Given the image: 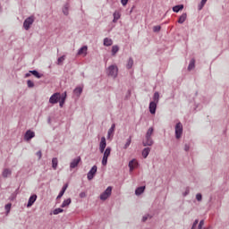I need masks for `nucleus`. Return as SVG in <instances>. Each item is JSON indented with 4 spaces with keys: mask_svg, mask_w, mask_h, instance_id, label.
<instances>
[{
    "mask_svg": "<svg viewBox=\"0 0 229 229\" xmlns=\"http://www.w3.org/2000/svg\"><path fill=\"white\" fill-rule=\"evenodd\" d=\"M154 129L153 127H150L146 133L145 140L142 141L143 146H152L155 142L153 141V138H151V135H153Z\"/></svg>",
    "mask_w": 229,
    "mask_h": 229,
    "instance_id": "f257e3e1",
    "label": "nucleus"
},
{
    "mask_svg": "<svg viewBox=\"0 0 229 229\" xmlns=\"http://www.w3.org/2000/svg\"><path fill=\"white\" fill-rule=\"evenodd\" d=\"M107 75L111 76V78H117V73L119 72V69L117 65L112 64L107 68Z\"/></svg>",
    "mask_w": 229,
    "mask_h": 229,
    "instance_id": "f03ea898",
    "label": "nucleus"
},
{
    "mask_svg": "<svg viewBox=\"0 0 229 229\" xmlns=\"http://www.w3.org/2000/svg\"><path fill=\"white\" fill-rule=\"evenodd\" d=\"M182 135H183V124L179 122L175 125V139H182Z\"/></svg>",
    "mask_w": 229,
    "mask_h": 229,
    "instance_id": "7ed1b4c3",
    "label": "nucleus"
},
{
    "mask_svg": "<svg viewBox=\"0 0 229 229\" xmlns=\"http://www.w3.org/2000/svg\"><path fill=\"white\" fill-rule=\"evenodd\" d=\"M110 196H112V186L107 187L106 190L100 194V199L101 201H106Z\"/></svg>",
    "mask_w": 229,
    "mask_h": 229,
    "instance_id": "20e7f679",
    "label": "nucleus"
},
{
    "mask_svg": "<svg viewBox=\"0 0 229 229\" xmlns=\"http://www.w3.org/2000/svg\"><path fill=\"white\" fill-rule=\"evenodd\" d=\"M110 153H112V148L107 147L106 150H104V156L102 158V165H106L108 164V157H110Z\"/></svg>",
    "mask_w": 229,
    "mask_h": 229,
    "instance_id": "39448f33",
    "label": "nucleus"
},
{
    "mask_svg": "<svg viewBox=\"0 0 229 229\" xmlns=\"http://www.w3.org/2000/svg\"><path fill=\"white\" fill-rule=\"evenodd\" d=\"M33 22H35V17L34 16L28 17L23 22L24 30L28 31L30 28H31V25L33 24Z\"/></svg>",
    "mask_w": 229,
    "mask_h": 229,
    "instance_id": "423d86ee",
    "label": "nucleus"
},
{
    "mask_svg": "<svg viewBox=\"0 0 229 229\" xmlns=\"http://www.w3.org/2000/svg\"><path fill=\"white\" fill-rule=\"evenodd\" d=\"M62 99V94H60L59 92L54 93L50 98H49V103L51 105H56V103L59 102V100Z\"/></svg>",
    "mask_w": 229,
    "mask_h": 229,
    "instance_id": "0eeeda50",
    "label": "nucleus"
},
{
    "mask_svg": "<svg viewBox=\"0 0 229 229\" xmlns=\"http://www.w3.org/2000/svg\"><path fill=\"white\" fill-rule=\"evenodd\" d=\"M98 173V166L93 165L92 168L89 171L87 174L88 180L90 182L91 180H94V176H96V174Z\"/></svg>",
    "mask_w": 229,
    "mask_h": 229,
    "instance_id": "6e6552de",
    "label": "nucleus"
},
{
    "mask_svg": "<svg viewBox=\"0 0 229 229\" xmlns=\"http://www.w3.org/2000/svg\"><path fill=\"white\" fill-rule=\"evenodd\" d=\"M34 137H35V131L31 130H28L24 134V140H26L27 142H30V140H31V139H34Z\"/></svg>",
    "mask_w": 229,
    "mask_h": 229,
    "instance_id": "1a4fd4ad",
    "label": "nucleus"
},
{
    "mask_svg": "<svg viewBox=\"0 0 229 229\" xmlns=\"http://www.w3.org/2000/svg\"><path fill=\"white\" fill-rule=\"evenodd\" d=\"M80 162H81V157H77L74 159H72V162L70 163V169H75V167H78V165H80Z\"/></svg>",
    "mask_w": 229,
    "mask_h": 229,
    "instance_id": "9d476101",
    "label": "nucleus"
},
{
    "mask_svg": "<svg viewBox=\"0 0 229 229\" xmlns=\"http://www.w3.org/2000/svg\"><path fill=\"white\" fill-rule=\"evenodd\" d=\"M106 148V138L102 137L99 143V151L100 153H105V149Z\"/></svg>",
    "mask_w": 229,
    "mask_h": 229,
    "instance_id": "9b49d317",
    "label": "nucleus"
},
{
    "mask_svg": "<svg viewBox=\"0 0 229 229\" xmlns=\"http://www.w3.org/2000/svg\"><path fill=\"white\" fill-rule=\"evenodd\" d=\"M157 102H152L151 101L149 103L148 109H149L150 114H157Z\"/></svg>",
    "mask_w": 229,
    "mask_h": 229,
    "instance_id": "f8f14e48",
    "label": "nucleus"
},
{
    "mask_svg": "<svg viewBox=\"0 0 229 229\" xmlns=\"http://www.w3.org/2000/svg\"><path fill=\"white\" fill-rule=\"evenodd\" d=\"M37 201V194H33L30 197L27 208H30V207H33V204Z\"/></svg>",
    "mask_w": 229,
    "mask_h": 229,
    "instance_id": "ddd939ff",
    "label": "nucleus"
},
{
    "mask_svg": "<svg viewBox=\"0 0 229 229\" xmlns=\"http://www.w3.org/2000/svg\"><path fill=\"white\" fill-rule=\"evenodd\" d=\"M65 99H67V92L66 91H64V93L62 94V98H61V99L58 102L59 103V106L61 108H63L64 105H65Z\"/></svg>",
    "mask_w": 229,
    "mask_h": 229,
    "instance_id": "4468645a",
    "label": "nucleus"
},
{
    "mask_svg": "<svg viewBox=\"0 0 229 229\" xmlns=\"http://www.w3.org/2000/svg\"><path fill=\"white\" fill-rule=\"evenodd\" d=\"M137 165H139V162L136 161V159H132L129 162V169L130 171H133V169H135V167H137Z\"/></svg>",
    "mask_w": 229,
    "mask_h": 229,
    "instance_id": "2eb2a0df",
    "label": "nucleus"
},
{
    "mask_svg": "<svg viewBox=\"0 0 229 229\" xmlns=\"http://www.w3.org/2000/svg\"><path fill=\"white\" fill-rule=\"evenodd\" d=\"M82 92H83V88L82 87H77L73 90V94L75 96H77L78 98H80V96H81Z\"/></svg>",
    "mask_w": 229,
    "mask_h": 229,
    "instance_id": "dca6fc26",
    "label": "nucleus"
},
{
    "mask_svg": "<svg viewBox=\"0 0 229 229\" xmlns=\"http://www.w3.org/2000/svg\"><path fill=\"white\" fill-rule=\"evenodd\" d=\"M144 191H146V186L138 187V188L135 190V194H136V196H140V194H143Z\"/></svg>",
    "mask_w": 229,
    "mask_h": 229,
    "instance_id": "f3484780",
    "label": "nucleus"
},
{
    "mask_svg": "<svg viewBox=\"0 0 229 229\" xmlns=\"http://www.w3.org/2000/svg\"><path fill=\"white\" fill-rule=\"evenodd\" d=\"M187 21V13H183L178 19V23L179 24H183Z\"/></svg>",
    "mask_w": 229,
    "mask_h": 229,
    "instance_id": "a211bd4d",
    "label": "nucleus"
},
{
    "mask_svg": "<svg viewBox=\"0 0 229 229\" xmlns=\"http://www.w3.org/2000/svg\"><path fill=\"white\" fill-rule=\"evenodd\" d=\"M11 175H12V170H10L8 168L4 169V171L2 173L3 178H8Z\"/></svg>",
    "mask_w": 229,
    "mask_h": 229,
    "instance_id": "6ab92c4d",
    "label": "nucleus"
},
{
    "mask_svg": "<svg viewBox=\"0 0 229 229\" xmlns=\"http://www.w3.org/2000/svg\"><path fill=\"white\" fill-rule=\"evenodd\" d=\"M112 44H114V40H112V38H104V46H106V47H110Z\"/></svg>",
    "mask_w": 229,
    "mask_h": 229,
    "instance_id": "aec40b11",
    "label": "nucleus"
},
{
    "mask_svg": "<svg viewBox=\"0 0 229 229\" xmlns=\"http://www.w3.org/2000/svg\"><path fill=\"white\" fill-rule=\"evenodd\" d=\"M113 17H114L113 22H117V21L121 19V13H119V11H115L113 13Z\"/></svg>",
    "mask_w": 229,
    "mask_h": 229,
    "instance_id": "412c9836",
    "label": "nucleus"
},
{
    "mask_svg": "<svg viewBox=\"0 0 229 229\" xmlns=\"http://www.w3.org/2000/svg\"><path fill=\"white\" fill-rule=\"evenodd\" d=\"M150 152H151V148H145L142 150V157H143V158H148V157Z\"/></svg>",
    "mask_w": 229,
    "mask_h": 229,
    "instance_id": "4be33fe9",
    "label": "nucleus"
},
{
    "mask_svg": "<svg viewBox=\"0 0 229 229\" xmlns=\"http://www.w3.org/2000/svg\"><path fill=\"white\" fill-rule=\"evenodd\" d=\"M87 49H88L87 46H84V47H81L79 49L77 55H87Z\"/></svg>",
    "mask_w": 229,
    "mask_h": 229,
    "instance_id": "5701e85b",
    "label": "nucleus"
},
{
    "mask_svg": "<svg viewBox=\"0 0 229 229\" xmlns=\"http://www.w3.org/2000/svg\"><path fill=\"white\" fill-rule=\"evenodd\" d=\"M111 53H112V56H115V55H117V53H119V46H117V45L113 46Z\"/></svg>",
    "mask_w": 229,
    "mask_h": 229,
    "instance_id": "b1692460",
    "label": "nucleus"
},
{
    "mask_svg": "<svg viewBox=\"0 0 229 229\" xmlns=\"http://www.w3.org/2000/svg\"><path fill=\"white\" fill-rule=\"evenodd\" d=\"M52 167L55 171H56V169L58 167V158H56V157L52 158Z\"/></svg>",
    "mask_w": 229,
    "mask_h": 229,
    "instance_id": "393cba45",
    "label": "nucleus"
},
{
    "mask_svg": "<svg viewBox=\"0 0 229 229\" xmlns=\"http://www.w3.org/2000/svg\"><path fill=\"white\" fill-rule=\"evenodd\" d=\"M196 67V60L191 59L190 61L189 66H188V71H192Z\"/></svg>",
    "mask_w": 229,
    "mask_h": 229,
    "instance_id": "a878e982",
    "label": "nucleus"
},
{
    "mask_svg": "<svg viewBox=\"0 0 229 229\" xmlns=\"http://www.w3.org/2000/svg\"><path fill=\"white\" fill-rule=\"evenodd\" d=\"M30 73L34 75L35 78H38L39 80V78H42L43 74L39 73L37 70H32L30 71Z\"/></svg>",
    "mask_w": 229,
    "mask_h": 229,
    "instance_id": "bb28decb",
    "label": "nucleus"
},
{
    "mask_svg": "<svg viewBox=\"0 0 229 229\" xmlns=\"http://www.w3.org/2000/svg\"><path fill=\"white\" fill-rule=\"evenodd\" d=\"M183 9V4L175 5L173 7V12L175 13H178V12H181V10Z\"/></svg>",
    "mask_w": 229,
    "mask_h": 229,
    "instance_id": "cd10ccee",
    "label": "nucleus"
},
{
    "mask_svg": "<svg viewBox=\"0 0 229 229\" xmlns=\"http://www.w3.org/2000/svg\"><path fill=\"white\" fill-rule=\"evenodd\" d=\"M71 202H72L71 199H67L64 200V202L61 205L62 208H65V207H69L71 205Z\"/></svg>",
    "mask_w": 229,
    "mask_h": 229,
    "instance_id": "c85d7f7f",
    "label": "nucleus"
},
{
    "mask_svg": "<svg viewBox=\"0 0 229 229\" xmlns=\"http://www.w3.org/2000/svg\"><path fill=\"white\" fill-rule=\"evenodd\" d=\"M153 100L152 102L157 103L160 101V94L158 92H155L153 96Z\"/></svg>",
    "mask_w": 229,
    "mask_h": 229,
    "instance_id": "c756f323",
    "label": "nucleus"
},
{
    "mask_svg": "<svg viewBox=\"0 0 229 229\" xmlns=\"http://www.w3.org/2000/svg\"><path fill=\"white\" fill-rule=\"evenodd\" d=\"M114 131H115V123H113L111 128L108 130L107 136L110 137L114 135Z\"/></svg>",
    "mask_w": 229,
    "mask_h": 229,
    "instance_id": "7c9ffc66",
    "label": "nucleus"
},
{
    "mask_svg": "<svg viewBox=\"0 0 229 229\" xmlns=\"http://www.w3.org/2000/svg\"><path fill=\"white\" fill-rule=\"evenodd\" d=\"M63 13L64 15H69V4H64Z\"/></svg>",
    "mask_w": 229,
    "mask_h": 229,
    "instance_id": "2f4dec72",
    "label": "nucleus"
},
{
    "mask_svg": "<svg viewBox=\"0 0 229 229\" xmlns=\"http://www.w3.org/2000/svg\"><path fill=\"white\" fill-rule=\"evenodd\" d=\"M64 62H65V55H62L57 59V65H64Z\"/></svg>",
    "mask_w": 229,
    "mask_h": 229,
    "instance_id": "473e14b6",
    "label": "nucleus"
},
{
    "mask_svg": "<svg viewBox=\"0 0 229 229\" xmlns=\"http://www.w3.org/2000/svg\"><path fill=\"white\" fill-rule=\"evenodd\" d=\"M131 67H133V58L130 57L128 62H127L126 68L127 69H131Z\"/></svg>",
    "mask_w": 229,
    "mask_h": 229,
    "instance_id": "72a5a7b5",
    "label": "nucleus"
},
{
    "mask_svg": "<svg viewBox=\"0 0 229 229\" xmlns=\"http://www.w3.org/2000/svg\"><path fill=\"white\" fill-rule=\"evenodd\" d=\"M130 144H131V136H130L127 139V141H126V143L123 146V149H128V148H130Z\"/></svg>",
    "mask_w": 229,
    "mask_h": 229,
    "instance_id": "f704fd0d",
    "label": "nucleus"
},
{
    "mask_svg": "<svg viewBox=\"0 0 229 229\" xmlns=\"http://www.w3.org/2000/svg\"><path fill=\"white\" fill-rule=\"evenodd\" d=\"M62 212H64V209L58 208L54 209L53 214H54V216H58V214H62Z\"/></svg>",
    "mask_w": 229,
    "mask_h": 229,
    "instance_id": "c9c22d12",
    "label": "nucleus"
},
{
    "mask_svg": "<svg viewBox=\"0 0 229 229\" xmlns=\"http://www.w3.org/2000/svg\"><path fill=\"white\" fill-rule=\"evenodd\" d=\"M151 217H153L151 215L147 214V215L143 216L141 221H142V223H146L147 219H151Z\"/></svg>",
    "mask_w": 229,
    "mask_h": 229,
    "instance_id": "e433bc0d",
    "label": "nucleus"
},
{
    "mask_svg": "<svg viewBox=\"0 0 229 229\" xmlns=\"http://www.w3.org/2000/svg\"><path fill=\"white\" fill-rule=\"evenodd\" d=\"M207 1L208 0H201L200 4H199V10H203V6H205V4H207Z\"/></svg>",
    "mask_w": 229,
    "mask_h": 229,
    "instance_id": "4c0bfd02",
    "label": "nucleus"
},
{
    "mask_svg": "<svg viewBox=\"0 0 229 229\" xmlns=\"http://www.w3.org/2000/svg\"><path fill=\"white\" fill-rule=\"evenodd\" d=\"M4 208L6 210V214H10V210L12 209V204L11 203L6 204Z\"/></svg>",
    "mask_w": 229,
    "mask_h": 229,
    "instance_id": "58836bf2",
    "label": "nucleus"
},
{
    "mask_svg": "<svg viewBox=\"0 0 229 229\" xmlns=\"http://www.w3.org/2000/svg\"><path fill=\"white\" fill-rule=\"evenodd\" d=\"M160 30H162V27H160L159 25L153 27L154 33H158V31H160Z\"/></svg>",
    "mask_w": 229,
    "mask_h": 229,
    "instance_id": "ea45409f",
    "label": "nucleus"
},
{
    "mask_svg": "<svg viewBox=\"0 0 229 229\" xmlns=\"http://www.w3.org/2000/svg\"><path fill=\"white\" fill-rule=\"evenodd\" d=\"M27 85L29 87V89H33V87H35V83L32 81H27Z\"/></svg>",
    "mask_w": 229,
    "mask_h": 229,
    "instance_id": "a19ab883",
    "label": "nucleus"
},
{
    "mask_svg": "<svg viewBox=\"0 0 229 229\" xmlns=\"http://www.w3.org/2000/svg\"><path fill=\"white\" fill-rule=\"evenodd\" d=\"M196 199L197 201H203V195H201V193H197Z\"/></svg>",
    "mask_w": 229,
    "mask_h": 229,
    "instance_id": "79ce46f5",
    "label": "nucleus"
},
{
    "mask_svg": "<svg viewBox=\"0 0 229 229\" xmlns=\"http://www.w3.org/2000/svg\"><path fill=\"white\" fill-rule=\"evenodd\" d=\"M204 225H205V220H200L198 229H202Z\"/></svg>",
    "mask_w": 229,
    "mask_h": 229,
    "instance_id": "37998d69",
    "label": "nucleus"
},
{
    "mask_svg": "<svg viewBox=\"0 0 229 229\" xmlns=\"http://www.w3.org/2000/svg\"><path fill=\"white\" fill-rule=\"evenodd\" d=\"M190 192H191V190H189V188H186L185 191L182 193V196L184 197L189 196Z\"/></svg>",
    "mask_w": 229,
    "mask_h": 229,
    "instance_id": "c03bdc74",
    "label": "nucleus"
},
{
    "mask_svg": "<svg viewBox=\"0 0 229 229\" xmlns=\"http://www.w3.org/2000/svg\"><path fill=\"white\" fill-rule=\"evenodd\" d=\"M67 187H69L68 184H65L64 186H63V188H62V190H61V192L65 193V191H67Z\"/></svg>",
    "mask_w": 229,
    "mask_h": 229,
    "instance_id": "a18cd8bd",
    "label": "nucleus"
},
{
    "mask_svg": "<svg viewBox=\"0 0 229 229\" xmlns=\"http://www.w3.org/2000/svg\"><path fill=\"white\" fill-rule=\"evenodd\" d=\"M199 223V220L196 219L194 222H193V228H196V226H198V224Z\"/></svg>",
    "mask_w": 229,
    "mask_h": 229,
    "instance_id": "49530a36",
    "label": "nucleus"
},
{
    "mask_svg": "<svg viewBox=\"0 0 229 229\" xmlns=\"http://www.w3.org/2000/svg\"><path fill=\"white\" fill-rule=\"evenodd\" d=\"M80 198H87V193H85V191L81 192Z\"/></svg>",
    "mask_w": 229,
    "mask_h": 229,
    "instance_id": "de8ad7c7",
    "label": "nucleus"
},
{
    "mask_svg": "<svg viewBox=\"0 0 229 229\" xmlns=\"http://www.w3.org/2000/svg\"><path fill=\"white\" fill-rule=\"evenodd\" d=\"M128 1L129 0H121V3L123 6H126V4H128Z\"/></svg>",
    "mask_w": 229,
    "mask_h": 229,
    "instance_id": "09e8293b",
    "label": "nucleus"
},
{
    "mask_svg": "<svg viewBox=\"0 0 229 229\" xmlns=\"http://www.w3.org/2000/svg\"><path fill=\"white\" fill-rule=\"evenodd\" d=\"M37 156L38 157V159L40 160V158H42V151H38L37 152Z\"/></svg>",
    "mask_w": 229,
    "mask_h": 229,
    "instance_id": "8fccbe9b",
    "label": "nucleus"
},
{
    "mask_svg": "<svg viewBox=\"0 0 229 229\" xmlns=\"http://www.w3.org/2000/svg\"><path fill=\"white\" fill-rule=\"evenodd\" d=\"M64 194H65V193H64V191H60L56 199H60V198H62V196H64Z\"/></svg>",
    "mask_w": 229,
    "mask_h": 229,
    "instance_id": "3c124183",
    "label": "nucleus"
},
{
    "mask_svg": "<svg viewBox=\"0 0 229 229\" xmlns=\"http://www.w3.org/2000/svg\"><path fill=\"white\" fill-rule=\"evenodd\" d=\"M189 149H191V146L185 144L184 145V151H189Z\"/></svg>",
    "mask_w": 229,
    "mask_h": 229,
    "instance_id": "603ef678",
    "label": "nucleus"
},
{
    "mask_svg": "<svg viewBox=\"0 0 229 229\" xmlns=\"http://www.w3.org/2000/svg\"><path fill=\"white\" fill-rule=\"evenodd\" d=\"M30 76H31V73L30 72L25 74V78H30Z\"/></svg>",
    "mask_w": 229,
    "mask_h": 229,
    "instance_id": "864d4df0",
    "label": "nucleus"
},
{
    "mask_svg": "<svg viewBox=\"0 0 229 229\" xmlns=\"http://www.w3.org/2000/svg\"><path fill=\"white\" fill-rule=\"evenodd\" d=\"M133 8H135V6H132L131 11H130V13H131L133 12Z\"/></svg>",
    "mask_w": 229,
    "mask_h": 229,
    "instance_id": "5fc2aeb1",
    "label": "nucleus"
},
{
    "mask_svg": "<svg viewBox=\"0 0 229 229\" xmlns=\"http://www.w3.org/2000/svg\"><path fill=\"white\" fill-rule=\"evenodd\" d=\"M0 11H1V6H0Z\"/></svg>",
    "mask_w": 229,
    "mask_h": 229,
    "instance_id": "6e6d98bb",
    "label": "nucleus"
}]
</instances>
